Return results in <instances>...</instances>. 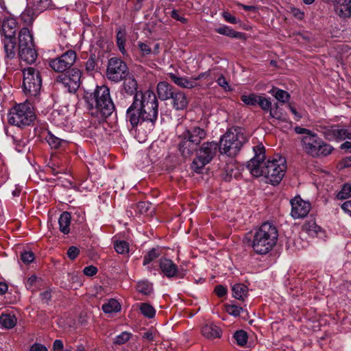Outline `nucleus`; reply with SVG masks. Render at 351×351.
<instances>
[{"label":"nucleus","mask_w":351,"mask_h":351,"mask_svg":"<svg viewBox=\"0 0 351 351\" xmlns=\"http://www.w3.org/2000/svg\"><path fill=\"white\" fill-rule=\"evenodd\" d=\"M247 169L254 177L263 176L267 182L275 185L285 176L287 161L282 155H254L247 162Z\"/></svg>","instance_id":"nucleus-2"},{"label":"nucleus","mask_w":351,"mask_h":351,"mask_svg":"<svg viewBox=\"0 0 351 351\" xmlns=\"http://www.w3.org/2000/svg\"><path fill=\"white\" fill-rule=\"evenodd\" d=\"M19 49L27 46L32 47L34 44L32 36L30 34L29 29L27 27H23L21 29L19 34Z\"/></svg>","instance_id":"nucleus-23"},{"label":"nucleus","mask_w":351,"mask_h":351,"mask_svg":"<svg viewBox=\"0 0 351 351\" xmlns=\"http://www.w3.org/2000/svg\"><path fill=\"white\" fill-rule=\"evenodd\" d=\"M102 310L105 313H117L121 310V305L117 300L110 299L107 303L103 304Z\"/></svg>","instance_id":"nucleus-33"},{"label":"nucleus","mask_w":351,"mask_h":351,"mask_svg":"<svg viewBox=\"0 0 351 351\" xmlns=\"http://www.w3.org/2000/svg\"><path fill=\"white\" fill-rule=\"evenodd\" d=\"M160 252L158 249L152 248L144 256L143 265L149 264L152 261L158 258Z\"/></svg>","instance_id":"nucleus-45"},{"label":"nucleus","mask_w":351,"mask_h":351,"mask_svg":"<svg viewBox=\"0 0 351 351\" xmlns=\"http://www.w3.org/2000/svg\"><path fill=\"white\" fill-rule=\"evenodd\" d=\"M51 0H39L38 1V6L41 10H46L50 8Z\"/></svg>","instance_id":"nucleus-59"},{"label":"nucleus","mask_w":351,"mask_h":351,"mask_svg":"<svg viewBox=\"0 0 351 351\" xmlns=\"http://www.w3.org/2000/svg\"><path fill=\"white\" fill-rule=\"evenodd\" d=\"M84 90L83 99L88 113L97 119L99 122L104 121L113 113L115 106L108 86L95 85L93 89Z\"/></svg>","instance_id":"nucleus-3"},{"label":"nucleus","mask_w":351,"mask_h":351,"mask_svg":"<svg viewBox=\"0 0 351 351\" xmlns=\"http://www.w3.org/2000/svg\"><path fill=\"white\" fill-rule=\"evenodd\" d=\"M321 141L322 139L314 132L308 136H304L302 139L304 147L312 152L317 151L318 147L320 146Z\"/></svg>","instance_id":"nucleus-17"},{"label":"nucleus","mask_w":351,"mask_h":351,"mask_svg":"<svg viewBox=\"0 0 351 351\" xmlns=\"http://www.w3.org/2000/svg\"><path fill=\"white\" fill-rule=\"evenodd\" d=\"M173 108L176 110H182L188 106L189 99L186 94L181 90H176L170 98Z\"/></svg>","instance_id":"nucleus-14"},{"label":"nucleus","mask_w":351,"mask_h":351,"mask_svg":"<svg viewBox=\"0 0 351 351\" xmlns=\"http://www.w3.org/2000/svg\"><path fill=\"white\" fill-rule=\"evenodd\" d=\"M325 134L329 139L334 138L335 139L339 141H343L346 138L349 139L350 133L348 132V129H338L332 128L330 129H328L325 132Z\"/></svg>","instance_id":"nucleus-24"},{"label":"nucleus","mask_w":351,"mask_h":351,"mask_svg":"<svg viewBox=\"0 0 351 351\" xmlns=\"http://www.w3.org/2000/svg\"><path fill=\"white\" fill-rule=\"evenodd\" d=\"M168 75L172 82L182 88L191 89L197 86V83L195 82L193 77L190 78L186 77H180L173 73H169Z\"/></svg>","instance_id":"nucleus-15"},{"label":"nucleus","mask_w":351,"mask_h":351,"mask_svg":"<svg viewBox=\"0 0 351 351\" xmlns=\"http://www.w3.org/2000/svg\"><path fill=\"white\" fill-rule=\"evenodd\" d=\"M258 105L261 108V109L266 111L271 110V102L269 101V99H266L261 95H259ZM270 115L273 117H274L271 110H270Z\"/></svg>","instance_id":"nucleus-47"},{"label":"nucleus","mask_w":351,"mask_h":351,"mask_svg":"<svg viewBox=\"0 0 351 351\" xmlns=\"http://www.w3.org/2000/svg\"><path fill=\"white\" fill-rule=\"evenodd\" d=\"M136 290L145 295H149L153 291L152 285L147 280L139 281L136 285Z\"/></svg>","instance_id":"nucleus-37"},{"label":"nucleus","mask_w":351,"mask_h":351,"mask_svg":"<svg viewBox=\"0 0 351 351\" xmlns=\"http://www.w3.org/2000/svg\"><path fill=\"white\" fill-rule=\"evenodd\" d=\"M138 48L145 55H148L151 53V48L145 43L139 42L138 43Z\"/></svg>","instance_id":"nucleus-58"},{"label":"nucleus","mask_w":351,"mask_h":351,"mask_svg":"<svg viewBox=\"0 0 351 351\" xmlns=\"http://www.w3.org/2000/svg\"><path fill=\"white\" fill-rule=\"evenodd\" d=\"M43 280L37 277L36 275H32L27 280L25 287L27 289L32 291H36L38 289L43 285Z\"/></svg>","instance_id":"nucleus-32"},{"label":"nucleus","mask_w":351,"mask_h":351,"mask_svg":"<svg viewBox=\"0 0 351 351\" xmlns=\"http://www.w3.org/2000/svg\"><path fill=\"white\" fill-rule=\"evenodd\" d=\"M123 80V89L127 95L134 96L141 91L138 90V83L133 75L129 74Z\"/></svg>","instance_id":"nucleus-19"},{"label":"nucleus","mask_w":351,"mask_h":351,"mask_svg":"<svg viewBox=\"0 0 351 351\" xmlns=\"http://www.w3.org/2000/svg\"><path fill=\"white\" fill-rule=\"evenodd\" d=\"M317 151L320 154H331L333 151V147L322 140L320 146L318 147Z\"/></svg>","instance_id":"nucleus-51"},{"label":"nucleus","mask_w":351,"mask_h":351,"mask_svg":"<svg viewBox=\"0 0 351 351\" xmlns=\"http://www.w3.org/2000/svg\"><path fill=\"white\" fill-rule=\"evenodd\" d=\"M175 91L173 86L165 81L160 82L157 85L158 97L162 101L170 99Z\"/></svg>","instance_id":"nucleus-16"},{"label":"nucleus","mask_w":351,"mask_h":351,"mask_svg":"<svg viewBox=\"0 0 351 351\" xmlns=\"http://www.w3.org/2000/svg\"><path fill=\"white\" fill-rule=\"evenodd\" d=\"M232 295L239 300H244L247 294V287L243 284H236L232 287Z\"/></svg>","instance_id":"nucleus-28"},{"label":"nucleus","mask_w":351,"mask_h":351,"mask_svg":"<svg viewBox=\"0 0 351 351\" xmlns=\"http://www.w3.org/2000/svg\"><path fill=\"white\" fill-rule=\"evenodd\" d=\"M81 72L77 69H71L60 75L57 82L61 83L69 93H75L80 86Z\"/></svg>","instance_id":"nucleus-11"},{"label":"nucleus","mask_w":351,"mask_h":351,"mask_svg":"<svg viewBox=\"0 0 351 351\" xmlns=\"http://www.w3.org/2000/svg\"><path fill=\"white\" fill-rule=\"evenodd\" d=\"M131 334L127 332H123L120 335H117L114 340V343L121 345L125 343L130 338Z\"/></svg>","instance_id":"nucleus-50"},{"label":"nucleus","mask_w":351,"mask_h":351,"mask_svg":"<svg viewBox=\"0 0 351 351\" xmlns=\"http://www.w3.org/2000/svg\"><path fill=\"white\" fill-rule=\"evenodd\" d=\"M351 197V183H346L342 186L341 191L337 193L339 199H346Z\"/></svg>","instance_id":"nucleus-43"},{"label":"nucleus","mask_w":351,"mask_h":351,"mask_svg":"<svg viewBox=\"0 0 351 351\" xmlns=\"http://www.w3.org/2000/svg\"><path fill=\"white\" fill-rule=\"evenodd\" d=\"M29 351H48V350L44 345H43L41 343H35L31 346Z\"/></svg>","instance_id":"nucleus-60"},{"label":"nucleus","mask_w":351,"mask_h":351,"mask_svg":"<svg viewBox=\"0 0 351 351\" xmlns=\"http://www.w3.org/2000/svg\"><path fill=\"white\" fill-rule=\"evenodd\" d=\"M80 253V250L75 246H71L67 250V256L71 260L77 258Z\"/></svg>","instance_id":"nucleus-53"},{"label":"nucleus","mask_w":351,"mask_h":351,"mask_svg":"<svg viewBox=\"0 0 351 351\" xmlns=\"http://www.w3.org/2000/svg\"><path fill=\"white\" fill-rule=\"evenodd\" d=\"M42 86L41 75L38 71L33 67L23 70V90L30 96H36Z\"/></svg>","instance_id":"nucleus-7"},{"label":"nucleus","mask_w":351,"mask_h":351,"mask_svg":"<svg viewBox=\"0 0 351 351\" xmlns=\"http://www.w3.org/2000/svg\"><path fill=\"white\" fill-rule=\"evenodd\" d=\"M34 254L31 251H24L21 254V259L25 264H29L34 260Z\"/></svg>","instance_id":"nucleus-49"},{"label":"nucleus","mask_w":351,"mask_h":351,"mask_svg":"<svg viewBox=\"0 0 351 351\" xmlns=\"http://www.w3.org/2000/svg\"><path fill=\"white\" fill-rule=\"evenodd\" d=\"M203 154H216L218 151L222 154L221 147L215 141L205 142L201 146L199 145V149Z\"/></svg>","instance_id":"nucleus-26"},{"label":"nucleus","mask_w":351,"mask_h":351,"mask_svg":"<svg viewBox=\"0 0 351 351\" xmlns=\"http://www.w3.org/2000/svg\"><path fill=\"white\" fill-rule=\"evenodd\" d=\"M206 131L199 126L186 128L178 136V149L182 154H193L198 151L199 145L206 138Z\"/></svg>","instance_id":"nucleus-5"},{"label":"nucleus","mask_w":351,"mask_h":351,"mask_svg":"<svg viewBox=\"0 0 351 351\" xmlns=\"http://www.w3.org/2000/svg\"><path fill=\"white\" fill-rule=\"evenodd\" d=\"M244 142L245 138L242 135L227 132L221 136L220 140L222 154H226L227 152L237 154L241 150Z\"/></svg>","instance_id":"nucleus-10"},{"label":"nucleus","mask_w":351,"mask_h":351,"mask_svg":"<svg viewBox=\"0 0 351 351\" xmlns=\"http://www.w3.org/2000/svg\"><path fill=\"white\" fill-rule=\"evenodd\" d=\"M40 297L41 301L43 303L48 304L51 298V291H43V292L40 293Z\"/></svg>","instance_id":"nucleus-56"},{"label":"nucleus","mask_w":351,"mask_h":351,"mask_svg":"<svg viewBox=\"0 0 351 351\" xmlns=\"http://www.w3.org/2000/svg\"><path fill=\"white\" fill-rule=\"evenodd\" d=\"M19 56L20 58L27 64H32L37 58V53L34 49V44L32 47L27 46L19 49Z\"/></svg>","instance_id":"nucleus-18"},{"label":"nucleus","mask_w":351,"mask_h":351,"mask_svg":"<svg viewBox=\"0 0 351 351\" xmlns=\"http://www.w3.org/2000/svg\"><path fill=\"white\" fill-rule=\"evenodd\" d=\"M291 205V215L294 219L303 218L307 215L311 209V204L296 196L290 202Z\"/></svg>","instance_id":"nucleus-12"},{"label":"nucleus","mask_w":351,"mask_h":351,"mask_svg":"<svg viewBox=\"0 0 351 351\" xmlns=\"http://www.w3.org/2000/svg\"><path fill=\"white\" fill-rule=\"evenodd\" d=\"M341 168L350 167H351V155L346 157L341 162Z\"/></svg>","instance_id":"nucleus-64"},{"label":"nucleus","mask_w":351,"mask_h":351,"mask_svg":"<svg viewBox=\"0 0 351 351\" xmlns=\"http://www.w3.org/2000/svg\"><path fill=\"white\" fill-rule=\"evenodd\" d=\"M302 230L310 236L315 237L321 230V228L316 224L314 219H311L304 222Z\"/></svg>","instance_id":"nucleus-29"},{"label":"nucleus","mask_w":351,"mask_h":351,"mask_svg":"<svg viewBox=\"0 0 351 351\" xmlns=\"http://www.w3.org/2000/svg\"><path fill=\"white\" fill-rule=\"evenodd\" d=\"M64 348L63 342L62 340L56 339L53 344V349L54 351H62Z\"/></svg>","instance_id":"nucleus-62"},{"label":"nucleus","mask_w":351,"mask_h":351,"mask_svg":"<svg viewBox=\"0 0 351 351\" xmlns=\"http://www.w3.org/2000/svg\"><path fill=\"white\" fill-rule=\"evenodd\" d=\"M171 16L173 19H174L177 20V21H181V22H182L184 23H186V21H187V20L185 18L181 16L179 14L178 11H177L176 10H173L171 11Z\"/></svg>","instance_id":"nucleus-61"},{"label":"nucleus","mask_w":351,"mask_h":351,"mask_svg":"<svg viewBox=\"0 0 351 351\" xmlns=\"http://www.w3.org/2000/svg\"><path fill=\"white\" fill-rule=\"evenodd\" d=\"M217 82L220 86L223 87L225 90H226L227 88L229 89L228 83L223 75H221L220 77H218V79L217 80Z\"/></svg>","instance_id":"nucleus-63"},{"label":"nucleus","mask_w":351,"mask_h":351,"mask_svg":"<svg viewBox=\"0 0 351 351\" xmlns=\"http://www.w3.org/2000/svg\"><path fill=\"white\" fill-rule=\"evenodd\" d=\"M97 62L95 55H90L89 58L86 62V70L87 71H93L95 69Z\"/></svg>","instance_id":"nucleus-52"},{"label":"nucleus","mask_w":351,"mask_h":351,"mask_svg":"<svg viewBox=\"0 0 351 351\" xmlns=\"http://www.w3.org/2000/svg\"><path fill=\"white\" fill-rule=\"evenodd\" d=\"M34 12L31 8H27L21 14V21L26 25H31L34 21Z\"/></svg>","instance_id":"nucleus-39"},{"label":"nucleus","mask_w":351,"mask_h":351,"mask_svg":"<svg viewBox=\"0 0 351 351\" xmlns=\"http://www.w3.org/2000/svg\"><path fill=\"white\" fill-rule=\"evenodd\" d=\"M215 32L219 34L225 35L230 38L241 39L244 37L243 33L236 32L232 28L226 25L216 28Z\"/></svg>","instance_id":"nucleus-27"},{"label":"nucleus","mask_w":351,"mask_h":351,"mask_svg":"<svg viewBox=\"0 0 351 351\" xmlns=\"http://www.w3.org/2000/svg\"><path fill=\"white\" fill-rule=\"evenodd\" d=\"M77 59V54L73 50H68L61 56L49 61L50 67L56 72L63 73L71 70Z\"/></svg>","instance_id":"nucleus-9"},{"label":"nucleus","mask_w":351,"mask_h":351,"mask_svg":"<svg viewBox=\"0 0 351 351\" xmlns=\"http://www.w3.org/2000/svg\"><path fill=\"white\" fill-rule=\"evenodd\" d=\"M222 15L224 19L228 23L236 24L238 22L237 18L228 12H224Z\"/></svg>","instance_id":"nucleus-57"},{"label":"nucleus","mask_w":351,"mask_h":351,"mask_svg":"<svg viewBox=\"0 0 351 351\" xmlns=\"http://www.w3.org/2000/svg\"><path fill=\"white\" fill-rule=\"evenodd\" d=\"M141 313L147 318L152 319L156 315L155 308L149 303L143 302L140 304Z\"/></svg>","instance_id":"nucleus-36"},{"label":"nucleus","mask_w":351,"mask_h":351,"mask_svg":"<svg viewBox=\"0 0 351 351\" xmlns=\"http://www.w3.org/2000/svg\"><path fill=\"white\" fill-rule=\"evenodd\" d=\"M160 269L167 278H173L178 275V266L170 259L162 258L160 260Z\"/></svg>","instance_id":"nucleus-13"},{"label":"nucleus","mask_w":351,"mask_h":351,"mask_svg":"<svg viewBox=\"0 0 351 351\" xmlns=\"http://www.w3.org/2000/svg\"><path fill=\"white\" fill-rule=\"evenodd\" d=\"M213 159L210 155H197L193 159L191 168L197 173H200L203 167Z\"/></svg>","instance_id":"nucleus-21"},{"label":"nucleus","mask_w":351,"mask_h":351,"mask_svg":"<svg viewBox=\"0 0 351 351\" xmlns=\"http://www.w3.org/2000/svg\"><path fill=\"white\" fill-rule=\"evenodd\" d=\"M234 338L235 339L238 345L243 346L247 343V334L243 330H238L234 333Z\"/></svg>","instance_id":"nucleus-46"},{"label":"nucleus","mask_w":351,"mask_h":351,"mask_svg":"<svg viewBox=\"0 0 351 351\" xmlns=\"http://www.w3.org/2000/svg\"><path fill=\"white\" fill-rule=\"evenodd\" d=\"M15 149L17 152L21 153H29L30 146L29 143L25 139H21L16 141Z\"/></svg>","instance_id":"nucleus-44"},{"label":"nucleus","mask_w":351,"mask_h":351,"mask_svg":"<svg viewBox=\"0 0 351 351\" xmlns=\"http://www.w3.org/2000/svg\"><path fill=\"white\" fill-rule=\"evenodd\" d=\"M202 335L208 339L219 338L221 330L213 323L206 324L202 329Z\"/></svg>","instance_id":"nucleus-22"},{"label":"nucleus","mask_w":351,"mask_h":351,"mask_svg":"<svg viewBox=\"0 0 351 351\" xmlns=\"http://www.w3.org/2000/svg\"><path fill=\"white\" fill-rule=\"evenodd\" d=\"M71 217L69 213L64 212L60 215L58 219L59 223V229L60 230L67 234L70 232V223H71Z\"/></svg>","instance_id":"nucleus-25"},{"label":"nucleus","mask_w":351,"mask_h":351,"mask_svg":"<svg viewBox=\"0 0 351 351\" xmlns=\"http://www.w3.org/2000/svg\"><path fill=\"white\" fill-rule=\"evenodd\" d=\"M97 271L98 269L96 267L89 265L84 267L83 272L87 276H93L97 274Z\"/></svg>","instance_id":"nucleus-54"},{"label":"nucleus","mask_w":351,"mask_h":351,"mask_svg":"<svg viewBox=\"0 0 351 351\" xmlns=\"http://www.w3.org/2000/svg\"><path fill=\"white\" fill-rule=\"evenodd\" d=\"M125 32L120 29L117 32V45L123 54L125 53Z\"/></svg>","instance_id":"nucleus-41"},{"label":"nucleus","mask_w":351,"mask_h":351,"mask_svg":"<svg viewBox=\"0 0 351 351\" xmlns=\"http://www.w3.org/2000/svg\"><path fill=\"white\" fill-rule=\"evenodd\" d=\"M278 231L275 225L265 222L254 230L251 243L252 247L257 254L265 255L272 250L276 245Z\"/></svg>","instance_id":"nucleus-4"},{"label":"nucleus","mask_w":351,"mask_h":351,"mask_svg":"<svg viewBox=\"0 0 351 351\" xmlns=\"http://www.w3.org/2000/svg\"><path fill=\"white\" fill-rule=\"evenodd\" d=\"M49 145L53 149H58L64 147L67 144V141L60 139L51 133H49L46 137Z\"/></svg>","instance_id":"nucleus-34"},{"label":"nucleus","mask_w":351,"mask_h":351,"mask_svg":"<svg viewBox=\"0 0 351 351\" xmlns=\"http://www.w3.org/2000/svg\"><path fill=\"white\" fill-rule=\"evenodd\" d=\"M129 75V69L126 63L119 58L109 59L107 69V78L114 82H119Z\"/></svg>","instance_id":"nucleus-8"},{"label":"nucleus","mask_w":351,"mask_h":351,"mask_svg":"<svg viewBox=\"0 0 351 351\" xmlns=\"http://www.w3.org/2000/svg\"><path fill=\"white\" fill-rule=\"evenodd\" d=\"M351 0H343L342 4L337 8L339 14L343 17H349L351 15Z\"/></svg>","instance_id":"nucleus-38"},{"label":"nucleus","mask_w":351,"mask_h":351,"mask_svg":"<svg viewBox=\"0 0 351 351\" xmlns=\"http://www.w3.org/2000/svg\"><path fill=\"white\" fill-rule=\"evenodd\" d=\"M158 115V101L152 90L140 91L133 97L132 104L126 110V120L132 129L138 125H147L152 130Z\"/></svg>","instance_id":"nucleus-1"},{"label":"nucleus","mask_w":351,"mask_h":351,"mask_svg":"<svg viewBox=\"0 0 351 351\" xmlns=\"http://www.w3.org/2000/svg\"><path fill=\"white\" fill-rule=\"evenodd\" d=\"M115 251L120 254H128L130 251L129 244L125 241H117L114 243Z\"/></svg>","instance_id":"nucleus-40"},{"label":"nucleus","mask_w":351,"mask_h":351,"mask_svg":"<svg viewBox=\"0 0 351 351\" xmlns=\"http://www.w3.org/2000/svg\"><path fill=\"white\" fill-rule=\"evenodd\" d=\"M36 115L29 103L20 104L14 106L8 114V121L19 128L30 125Z\"/></svg>","instance_id":"nucleus-6"},{"label":"nucleus","mask_w":351,"mask_h":351,"mask_svg":"<svg viewBox=\"0 0 351 351\" xmlns=\"http://www.w3.org/2000/svg\"><path fill=\"white\" fill-rule=\"evenodd\" d=\"M226 311L231 315L239 316L241 311H243V308L239 307L234 304H227L226 306Z\"/></svg>","instance_id":"nucleus-48"},{"label":"nucleus","mask_w":351,"mask_h":351,"mask_svg":"<svg viewBox=\"0 0 351 351\" xmlns=\"http://www.w3.org/2000/svg\"><path fill=\"white\" fill-rule=\"evenodd\" d=\"M0 324L7 329L12 328L16 324V318L14 315L3 313L0 315Z\"/></svg>","instance_id":"nucleus-31"},{"label":"nucleus","mask_w":351,"mask_h":351,"mask_svg":"<svg viewBox=\"0 0 351 351\" xmlns=\"http://www.w3.org/2000/svg\"><path fill=\"white\" fill-rule=\"evenodd\" d=\"M15 38H5L4 40V49L5 52V57L8 59H13L16 56L15 46L16 40Z\"/></svg>","instance_id":"nucleus-30"},{"label":"nucleus","mask_w":351,"mask_h":351,"mask_svg":"<svg viewBox=\"0 0 351 351\" xmlns=\"http://www.w3.org/2000/svg\"><path fill=\"white\" fill-rule=\"evenodd\" d=\"M47 166L51 171V173L55 176L66 172V169L62 167V162L60 160L59 155H50Z\"/></svg>","instance_id":"nucleus-20"},{"label":"nucleus","mask_w":351,"mask_h":351,"mask_svg":"<svg viewBox=\"0 0 351 351\" xmlns=\"http://www.w3.org/2000/svg\"><path fill=\"white\" fill-rule=\"evenodd\" d=\"M259 95L251 93L249 95H243L241 97V100L246 105L256 106L258 104Z\"/></svg>","instance_id":"nucleus-42"},{"label":"nucleus","mask_w":351,"mask_h":351,"mask_svg":"<svg viewBox=\"0 0 351 351\" xmlns=\"http://www.w3.org/2000/svg\"><path fill=\"white\" fill-rule=\"evenodd\" d=\"M269 93L272 94L278 101L282 103L287 102L290 98V95L287 91L277 88H273Z\"/></svg>","instance_id":"nucleus-35"},{"label":"nucleus","mask_w":351,"mask_h":351,"mask_svg":"<svg viewBox=\"0 0 351 351\" xmlns=\"http://www.w3.org/2000/svg\"><path fill=\"white\" fill-rule=\"evenodd\" d=\"M215 293L218 297H223L227 293V289L223 285H217L215 288Z\"/></svg>","instance_id":"nucleus-55"}]
</instances>
